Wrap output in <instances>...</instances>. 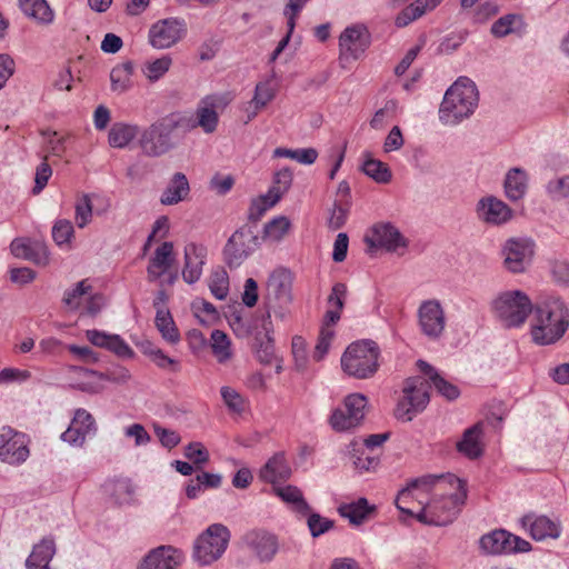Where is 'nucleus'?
<instances>
[{
  "mask_svg": "<svg viewBox=\"0 0 569 569\" xmlns=\"http://www.w3.org/2000/svg\"><path fill=\"white\" fill-rule=\"evenodd\" d=\"M531 337L539 346L558 342L569 329V308L559 297H548L533 307Z\"/></svg>",
  "mask_w": 569,
  "mask_h": 569,
  "instance_id": "obj_1",
  "label": "nucleus"
},
{
  "mask_svg": "<svg viewBox=\"0 0 569 569\" xmlns=\"http://www.w3.org/2000/svg\"><path fill=\"white\" fill-rule=\"evenodd\" d=\"M448 481L455 490L450 493H436L422 506L416 518L419 522L428 526H447L451 523L461 510V506L467 498L465 482L453 475L445 476V479L435 488L440 490V486Z\"/></svg>",
  "mask_w": 569,
  "mask_h": 569,
  "instance_id": "obj_2",
  "label": "nucleus"
},
{
  "mask_svg": "<svg viewBox=\"0 0 569 569\" xmlns=\"http://www.w3.org/2000/svg\"><path fill=\"white\" fill-rule=\"evenodd\" d=\"M478 102L476 83L467 77H460L446 91L439 108V119L445 124H458L475 112Z\"/></svg>",
  "mask_w": 569,
  "mask_h": 569,
  "instance_id": "obj_3",
  "label": "nucleus"
},
{
  "mask_svg": "<svg viewBox=\"0 0 569 569\" xmlns=\"http://www.w3.org/2000/svg\"><path fill=\"white\" fill-rule=\"evenodd\" d=\"M177 129H181L178 113H170L144 129L139 139L143 154L160 157L170 151L176 144L173 133Z\"/></svg>",
  "mask_w": 569,
  "mask_h": 569,
  "instance_id": "obj_4",
  "label": "nucleus"
},
{
  "mask_svg": "<svg viewBox=\"0 0 569 569\" xmlns=\"http://www.w3.org/2000/svg\"><path fill=\"white\" fill-rule=\"evenodd\" d=\"M379 347L372 340L351 343L341 357L346 373L357 379H367L378 369Z\"/></svg>",
  "mask_w": 569,
  "mask_h": 569,
  "instance_id": "obj_5",
  "label": "nucleus"
},
{
  "mask_svg": "<svg viewBox=\"0 0 569 569\" xmlns=\"http://www.w3.org/2000/svg\"><path fill=\"white\" fill-rule=\"evenodd\" d=\"M230 530L222 523H212L193 542L192 557L200 566H209L220 559L228 548Z\"/></svg>",
  "mask_w": 569,
  "mask_h": 569,
  "instance_id": "obj_6",
  "label": "nucleus"
},
{
  "mask_svg": "<svg viewBox=\"0 0 569 569\" xmlns=\"http://www.w3.org/2000/svg\"><path fill=\"white\" fill-rule=\"evenodd\" d=\"M492 309L503 327L516 328L525 323L533 306L525 292L512 290L500 293L492 301Z\"/></svg>",
  "mask_w": 569,
  "mask_h": 569,
  "instance_id": "obj_7",
  "label": "nucleus"
},
{
  "mask_svg": "<svg viewBox=\"0 0 569 569\" xmlns=\"http://www.w3.org/2000/svg\"><path fill=\"white\" fill-rule=\"evenodd\" d=\"M367 403V398L361 393L347 396L342 406L332 411L329 418L330 427L337 432L350 431L359 427L365 418Z\"/></svg>",
  "mask_w": 569,
  "mask_h": 569,
  "instance_id": "obj_8",
  "label": "nucleus"
},
{
  "mask_svg": "<svg viewBox=\"0 0 569 569\" xmlns=\"http://www.w3.org/2000/svg\"><path fill=\"white\" fill-rule=\"evenodd\" d=\"M429 402V392L425 381L415 377L406 380L403 398L398 402L395 415L403 421H411Z\"/></svg>",
  "mask_w": 569,
  "mask_h": 569,
  "instance_id": "obj_9",
  "label": "nucleus"
},
{
  "mask_svg": "<svg viewBox=\"0 0 569 569\" xmlns=\"http://www.w3.org/2000/svg\"><path fill=\"white\" fill-rule=\"evenodd\" d=\"M259 247V238L247 226L236 230L228 239L224 248V261L229 268H238Z\"/></svg>",
  "mask_w": 569,
  "mask_h": 569,
  "instance_id": "obj_10",
  "label": "nucleus"
},
{
  "mask_svg": "<svg viewBox=\"0 0 569 569\" xmlns=\"http://www.w3.org/2000/svg\"><path fill=\"white\" fill-rule=\"evenodd\" d=\"M221 104V98L218 96L204 97L200 100L196 109V119L178 113L181 129L184 131H190L200 127L204 133L214 132L219 123V114L217 109Z\"/></svg>",
  "mask_w": 569,
  "mask_h": 569,
  "instance_id": "obj_11",
  "label": "nucleus"
},
{
  "mask_svg": "<svg viewBox=\"0 0 569 569\" xmlns=\"http://www.w3.org/2000/svg\"><path fill=\"white\" fill-rule=\"evenodd\" d=\"M480 548L489 555H510L527 552L531 549L529 541L515 536L507 530H493L480 538Z\"/></svg>",
  "mask_w": 569,
  "mask_h": 569,
  "instance_id": "obj_12",
  "label": "nucleus"
},
{
  "mask_svg": "<svg viewBox=\"0 0 569 569\" xmlns=\"http://www.w3.org/2000/svg\"><path fill=\"white\" fill-rule=\"evenodd\" d=\"M365 242L370 252L379 248L386 249L389 252H396L399 248L408 246L407 239L390 222L375 224L365 236Z\"/></svg>",
  "mask_w": 569,
  "mask_h": 569,
  "instance_id": "obj_13",
  "label": "nucleus"
},
{
  "mask_svg": "<svg viewBox=\"0 0 569 569\" xmlns=\"http://www.w3.org/2000/svg\"><path fill=\"white\" fill-rule=\"evenodd\" d=\"M418 323L421 332L431 340L439 339L446 328L445 311L436 299L425 300L418 308Z\"/></svg>",
  "mask_w": 569,
  "mask_h": 569,
  "instance_id": "obj_14",
  "label": "nucleus"
},
{
  "mask_svg": "<svg viewBox=\"0 0 569 569\" xmlns=\"http://www.w3.org/2000/svg\"><path fill=\"white\" fill-rule=\"evenodd\" d=\"M29 457L26 436L11 427L0 430V460L9 465H20Z\"/></svg>",
  "mask_w": 569,
  "mask_h": 569,
  "instance_id": "obj_15",
  "label": "nucleus"
},
{
  "mask_svg": "<svg viewBox=\"0 0 569 569\" xmlns=\"http://www.w3.org/2000/svg\"><path fill=\"white\" fill-rule=\"evenodd\" d=\"M370 42V32L365 24L347 27L339 38L340 56L356 60L369 48Z\"/></svg>",
  "mask_w": 569,
  "mask_h": 569,
  "instance_id": "obj_16",
  "label": "nucleus"
},
{
  "mask_svg": "<svg viewBox=\"0 0 569 569\" xmlns=\"http://www.w3.org/2000/svg\"><path fill=\"white\" fill-rule=\"evenodd\" d=\"M293 277L290 270L278 268L273 270L267 282V305L273 308V302L280 307H287L292 301Z\"/></svg>",
  "mask_w": 569,
  "mask_h": 569,
  "instance_id": "obj_17",
  "label": "nucleus"
},
{
  "mask_svg": "<svg viewBox=\"0 0 569 569\" xmlns=\"http://www.w3.org/2000/svg\"><path fill=\"white\" fill-rule=\"evenodd\" d=\"M184 32V26L177 19L168 18L151 26L149 42L156 49H167L176 44Z\"/></svg>",
  "mask_w": 569,
  "mask_h": 569,
  "instance_id": "obj_18",
  "label": "nucleus"
},
{
  "mask_svg": "<svg viewBox=\"0 0 569 569\" xmlns=\"http://www.w3.org/2000/svg\"><path fill=\"white\" fill-rule=\"evenodd\" d=\"M246 545L261 563H270L279 551L278 537L264 530H252L244 536Z\"/></svg>",
  "mask_w": 569,
  "mask_h": 569,
  "instance_id": "obj_19",
  "label": "nucleus"
},
{
  "mask_svg": "<svg viewBox=\"0 0 569 569\" xmlns=\"http://www.w3.org/2000/svg\"><path fill=\"white\" fill-rule=\"evenodd\" d=\"M502 252L506 268L515 273L522 272L533 254V243L528 239H509Z\"/></svg>",
  "mask_w": 569,
  "mask_h": 569,
  "instance_id": "obj_20",
  "label": "nucleus"
},
{
  "mask_svg": "<svg viewBox=\"0 0 569 569\" xmlns=\"http://www.w3.org/2000/svg\"><path fill=\"white\" fill-rule=\"evenodd\" d=\"M207 256L208 249L203 244L189 242L184 246L182 278L187 283L193 284L200 280Z\"/></svg>",
  "mask_w": 569,
  "mask_h": 569,
  "instance_id": "obj_21",
  "label": "nucleus"
},
{
  "mask_svg": "<svg viewBox=\"0 0 569 569\" xmlns=\"http://www.w3.org/2000/svg\"><path fill=\"white\" fill-rule=\"evenodd\" d=\"M94 418L84 409H77L69 428L61 435V439L72 446L81 447L88 436L96 433Z\"/></svg>",
  "mask_w": 569,
  "mask_h": 569,
  "instance_id": "obj_22",
  "label": "nucleus"
},
{
  "mask_svg": "<svg viewBox=\"0 0 569 569\" xmlns=\"http://www.w3.org/2000/svg\"><path fill=\"white\" fill-rule=\"evenodd\" d=\"M182 558V553L177 548L159 546L143 557L139 569H177Z\"/></svg>",
  "mask_w": 569,
  "mask_h": 569,
  "instance_id": "obj_23",
  "label": "nucleus"
},
{
  "mask_svg": "<svg viewBox=\"0 0 569 569\" xmlns=\"http://www.w3.org/2000/svg\"><path fill=\"white\" fill-rule=\"evenodd\" d=\"M521 523L530 532L532 539L537 541L548 538L557 539L561 532L560 522L543 515H526L522 517Z\"/></svg>",
  "mask_w": 569,
  "mask_h": 569,
  "instance_id": "obj_24",
  "label": "nucleus"
},
{
  "mask_svg": "<svg viewBox=\"0 0 569 569\" xmlns=\"http://www.w3.org/2000/svg\"><path fill=\"white\" fill-rule=\"evenodd\" d=\"M14 257L29 260L37 266H47L49 263V251L44 242L17 238L10 244Z\"/></svg>",
  "mask_w": 569,
  "mask_h": 569,
  "instance_id": "obj_25",
  "label": "nucleus"
},
{
  "mask_svg": "<svg viewBox=\"0 0 569 569\" xmlns=\"http://www.w3.org/2000/svg\"><path fill=\"white\" fill-rule=\"evenodd\" d=\"M443 479V475H427L411 480L406 488L399 491L396 498L397 508L408 516L416 517L417 513L407 507V505L410 502V499L413 498V491L422 490L425 492H429L432 487L438 486Z\"/></svg>",
  "mask_w": 569,
  "mask_h": 569,
  "instance_id": "obj_26",
  "label": "nucleus"
},
{
  "mask_svg": "<svg viewBox=\"0 0 569 569\" xmlns=\"http://www.w3.org/2000/svg\"><path fill=\"white\" fill-rule=\"evenodd\" d=\"M478 217L487 223L502 224L512 217V210L502 200L496 197H486L477 204Z\"/></svg>",
  "mask_w": 569,
  "mask_h": 569,
  "instance_id": "obj_27",
  "label": "nucleus"
},
{
  "mask_svg": "<svg viewBox=\"0 0 569 569\" xmlns=\"http://www.w3.org/2000/svg\"><path fill=\"white\" fill-rule=\"evenodd\" d=\"M86 337L93 346L107 349L120 358H131L133 356V350L119 335H110L93 329L87 330Z\"/></svg>",
  "mask_w": 569,
  "mask_h": 569,
  "instance_id": "obj_28",
  "label": "nucleus"
},
{
  "mask_svg": "<svg viewBox=\"0 0 569 569\" xmlns=\"http://www.w3.org/2000/svg\"><path fill=\"white\" fill-rule=\"evenodd\" d=\"M174 260L173 243L162 242L149 260L147 267L149 281H154L163 276L172 267Z\"/></svg>",
  "mask_w": 569,
  "mask_h": 569,
  "instance_id": "obj_29",
  "label": "nucleus"
},
{
  "mask_svg": "<svg viewBox=\"0 0 569 569\" xmlns=\"http://www.w3.org/2000/svg\"><path fill=\"white\" fill-rule=\"evenodd\" d=\"M56 555V542L53 537H44L32 548L26 560L27 569H51L50 562Z\"/></svg>",
  "mask_w": 569,
  "mask_h": 569,
  "instance_id": "obj_30",
  "label": "nucleus"
},
{
  "mask_svg": "<svg viewBox=\"0 0 569 569\" xmlns=\"http://www.w3.org/2000/svg\"><path fill=\"white\" fill-rule=\"evenodd\" d=\"M417 365L420 371L428 377L436 391L443 398L452 401L460 396L459 388L440 376V373L431 365L423 360H419Z\"/></svg>",
  "mask_w": 569,
  "mask_h": 569,
  "instance_id": "obj_31",
  "label": "nucleus"
},
{
  "mask_svg": "<svg viewBox=\"0 0 569 569\" xmlns=\"http://www.w3.org/2000/svg\"><path fill=\"white\" fill-rule=\"evenodd\" d=\"M528 174L521 168L508 170L503 181L505 194L510 201L521 200L528 190Z\"/></svg>",
  "mask_w": 569,
  "mask_h": 569,
  "instance_id": "obj_32",
  "label": "nucleus"
},
{
  "mask_svg": "<svg viewBox=\"0 0 569 569\" xmlns=\"http://www.w3.org/2000/svg\"><path fill=\"white\" fill-rule=\"evenodd\" d=\"M291 475V468L288 465L284 453H274L260 469L259 477L261 480L276 483L279 480H287Z\"/></svg>",
  "mask_w": 569,
  "mask_h": 569,
  "instance_id": "obj_33",
  "label": "nucleus"
},
{
  "mask_svg": "<svg viewBox=\"0 0 569 569\" xmlns=\"http://www.w3.org/2000/svg\"><path fill=\"white\" fill-rule=\"evenodd\" d=\"M481 438L482 423L478 422L465 430L462 439L457 443L458 451L469 459L479 458L483 452Z\"/></svg>",
  "mask_w": 569,
  "mask_h": 569,
  "instance_id": "obj_34",
  "label": "nucleus"
},
{
  "mask_svg": "<svg viewBox=\"0 0 569 569\" xmlns=\"http://www.w3.org/2000/svg\"><path fill=\"white\" fill-rule=\"evenodd\" d=\"M442 0H416L402 9L395 19L398 28H403L422 17L426 12L433 10Z\"/></svg>",
  "mask_w": 569,
  "mask_h": 569,
  "instance_id": "obj_35",
  "label": "nucleus"
},
{
  "mask_svg": "<svg viewBox=\"0 0 569 569\" xmlns=\"http://www.w3.org/2000/svg\"><path fill=\"white\" fill-rule=\"evenodd\" d=\"M190 187L184 173L177 172L160 197L161 204L172 206L182 201L189 193Z\"/></svg>",
  "mask_w": 569,
  "mask_h": 569,
  "instance_id": "obj_36",
  "label": "nucleus"
},
{
  "mask_svg": "<svg viewBox=\"0 0 569 569\" xmlns=\"http://www.w3.org/2000/svg\"><path fill=\"white\" fill-rule=\"evenodd\" d=\"M347 293L348 289L345 283L337 282L333 284L331 292L327 299L329 309L326 311L323 316L326 325H336L340 320L341 310L345 307Z\"/></svg>",
  "mask_w": 569,
  "mask_h": 569,
  "instance_id": "obj_37",
  "label": "nucleus"
},
{
  "mask_svg": "<svg viewBox=\"0 0 569 569\" xmlns=\"http://www.w3.org/2000/svg\"><path fill=\"white\" fill-rule=\"evenodd\" d=\"M133 71L134 66L131 61L117 64L110 72L111 90L119 94L129 91L133 87Z\"/></svg>",
  "mask_w": 569,
  "mask_h": 569,
  "instance_id": "obj_38",
  "label": "nucleus"
},
{
  "mask_svg": "<svg viewBox=\"0 0 569 569\" xmlns=\"http://www.w3.org/2000/svg\"><path fill=\"white\" fill-rule=\"evenodd\" d=\"M140 133L139 127L123 122L113 123L109 130L108 142L112 148H126Z\"/></svg>",
  "mask_w": 569,
  "mask_h": 569,
  "instance_id": "obj_39",
  "label": "nucleus"
},
{
  "mask_svg": "<svg viewBox=\"0 0 569 569\" xmlns=\"http://www.w3.org/2000/svg\"><path fill=\"white\" fill-rule=\"evenodd\" d=\"M21 11L29 18L42 24L53 21L54 13L46 0H19Z\"/></svg>",
  "mask_w": 569,
  "mask_h": 569,
  "instance_id": "obj_40",
  "label": "nucleus"
},
{
  "mask_svg": "<svg viewBox=\"0 0 569 569\" xmlns=\"http://www.w3.org/2000/svg\"><path fill=\"white\" fill-rule=\"evenodd\" d=\"M276 495L286 503L290 505L293 511L307 516L310 512V506L303 498L302 491L296 486H284L274 488Z\"/></svg>",
  "mask_w": 569,
  "mask_h": 569,
  "instance_id": "obj_41",
  "label": "nucleus"
},
{
  "mask_svg": "<svg viewBox=\"0 0 569 569\" xmlns=\"http://www.w3.org/2000/svg\"><path fill=\"white\" fill-rule=\"evenodd\" d=\"M373 510L366 498H359L355 502L343 503L338 508L341 517L347 518L352 525H361Z\"/></svg>",
  "mask_w": 569,
  "mask_h": 569,
  "instance_id": "obj_42",
  "label": "nucleus"
},
{
  "mask_svg": "<svg viewBox=\"0 0 569 569\" xmlns=\"http://www.w3.org/2000/svg\"><path fill=\"white\" fill-rule=\"evenodd\" d=\"M156 327L160 331L162 338L169 343H177L180 340L179 331L170 312L163 308H158L156 315Z\"/></svg>",
  "mask_w": 569,
  "mask_h": 569,
  "instance_id": "obj_43",
  "label": "nucleus"
},
{
  "mask_svg": "<svg viewBox=\"0 0 569 569\" xmlns=\"http://www.w3.org/2000/svg\"><path fill=\"white\" fill-rule=\"evenodd\" d=\"M290 227L291 222L287 217H276L264 224L263 239L271 242H279L288 233Z\"/></svg>",
  "mask_w": 569,
  "mask_h": 569,
  "instance_id": "obj_44",
  "label": "nucleus"
},
{
  "mask_svg": "<svg viewBox=\"0 0 569 569\" xmlns=\"http://www.w3.org/2000/svg\"><path fill=\"white\" fill-rule=\"evenodd\" d=\"M293 180L291 169L283 168L277 171L273 176V184L268 192L273 197V202H278L281 197L290 189Z\"/></svg>",
  "mask_w": 569,
  "mask_h": 569,
  "instance_id": "obj_45",
  "label": "nucleus"
},
{
  "mask_svg": "<svg viewBox=\"0 0 569 569\" xmlns=\"http://www.w3.org/2000/svg\"><path fill=\"white\" fill-rule=\"evenodd\" d=\"M276 157L289 158L296 160L301 164H312L318 158V151L315 148H300V149H287L277 148L274 150Z\"/></svg>",
  "mask_w": 569,
  "mask_h": 569,
  "instance_id": "obj_46",
  "label": "nucleus"
},
{
  "mask_svg": "<svg viewBox=\"0 0 569 569\" xmlns=\"http://www.w3.org/2000/svg\"><path fill=\"white\" fill-rule=\"evenodd\" d=\"M362 171L378 183H388L392 178L389 167L377 159H367L362 164Z\"/></svg>",
  "mask_w": 569,
  "mask_h": 569,
  "instance_id": "obj_47",
  "label": "nucleus"
},
{
  "mask_svg": "<svg viewBox=\"0 0 569 569\" xmlns=\"http://www.w3.org/2000/svg\"><path fill=\"white\" fill-rule=\"evenodd\" d=\"M211 349L218 362L224 363L232 353L230 350V339L221 330H213L211 333Z\"/></svg>",
  "mask_w": 569,
  "mask_h": 569,
  "instance_id": "obj_48",
  "label": "nucleus"
},
{
  "mask_svg": "<svg viewBox=\"0 0 569 569\" xmlns=\"http://www.w3.org/2000/svg\"><path fill=\"white\" fill-rule=\"evenodd\" d=\"M254 350L259 362L270 365L276 358L273 338H263L260 332L254 337Z\"/></svg>",
  "mask_w": 569,
  "mask_h": 569,
  "instance_id": "obj_49",
  "label": "nucleus"
},
{
  "mask_svg": "<svg viewBox=\"0 0 569 569\" xmlns=\"http://www.w3.org/2000/svg\"><path fill=\"white\" fill-rule=\"evenodd\" d=\"M171 64V57L166 54L153 61L147 62L143 68V73L151 82H156L169 71Z\"/></svg>",
  "mask_w": 569,
  "mask_h": 569,
  "instance_id": "obj_50",
  "label": "nucleus"
},
{
  "mask_svg": "<svg viewBox=\"0 0 569 569\" xmlns=\"http://www.w3.org/2000/svg\"><path fill=\"white\" fill-rule=\"evenodd\" d=\"M209 288L217 299H226L229 291V279L227 272L222 269L212 271L210 274Z\"/></svg>",
  "mask_w": 569,
  "mask_h": 569,
  "instance_id": "obj_51",
  "label": "nucleus"
},
{
  "mask_svg": "<svg viewBox=\"0 0 569 569\" xmlns=\"http://www.w3.org/2000/svg\"><path fill=\"white\" fill-rule=\"evenodd\" d=\"M521 21V17L515 13H508L496 20L490 29V32L496 38H503L515 32V23Z\"/></svg>",
  "mask_w": 569,
  "mask_h": 569,
  "instance_id": "obj_52",
  "label": "nucleus"
},
{
  "mask_svg": "<svg viewBox=\"0 0 569 569\" xmlns=\"http://www.w3.org/2000/svg\"><path fill=\"white\" fill-rule=\"evenodd\" d=\"M90 290L88 280H81L72 289L66 290L62 301L69 309L76 310L80 306L81 298Z\"/></svg>",
  "mask_w": 569,
  "mask_h": 569,
  "instance_id": "obj_53",
  "label": "nucleus"
},
{
  "mask_svg": "<svg viewBox=\"0 0 569 569\" xmlns=\"http://www.w3.org/2000/svg\"><path fill=\"white\" fill-rule=\"evenodd\" d=\"M333 325H326L325 320L322 321L321 330L319 333L318 342L315 348L313 358L317 361H320L323 359V357L329 351L331 341L335 337V331L331 329Z\"/></svg>",
  "mask_w": 569,
  "mask_h": 569,
  "instance_id": "obj_54",
  "label": "nucleus"
},
{
  "mask_svg": "<svg viewBox=\"0 0 569 569\" xmlns=\"http://www.w3.org/2000/svg\"><path fill=\"white\" fill-rule=\"evenodd\" d=\"M307 516V525L313 538H318L319 536L328 532L335 526L333 520L325 518L317 512L310 511Z\"/></svg>",
  "mask_w": 569,
  "mask_h": 569,
  "instance_id": "obj_55",
  "label": "nucleus"
},
{
  "mask_svg": "<svg viewBox=\"0 0 569 569\" xmlns=\"http://www.w3.org/2000/svg\"><path fill=\"white\" fill-rule=\"evenodd\" d=\"M277 202H273V197L267 192L253 199L248 211V219L251 221H258L267 210L272 208Z\"/></svg>",
  "mask_w": 569,
  "mask_h": 569,
  "instance_id": "obj_56",
  "label": "nucleus"
},
{
  "mask_svg": "<svg viewBox=\"0 0 569 569\" xmlns=\"http://www.w3.org/2000/svg\"><path fill=\"white\" fill-rule=\"evenodd\" d=\"M220 393L229 411L234 413L243 412L244 400L236 389L224 386L221 388Z\"/></svg>",
  "mask_w": 569,
  "mask_h": 569,
  "instance_id": "obj_57",
  "label": "nucleus"
},
{
  "mask_svg": "<svg viewBox=\"0 0 569 569\" xmlns=\"http://www.w3.org/2000/svg\"><path fill=\"white\" fill-rule=\"evenodd\" d=\"M73 226L67 219L56 221L52 227V238L58 246H63L70 242L73 237Z\"/></svg>",
  "mask_w": 569,
  "mask_h": 569,
  "instance_id": "obj_58",
  "label": "nucleus"
},
{
  "mask_svg": "<svg viewBox=\"0 0 569 569\" xmlns=\"http://www.w3.org/2000/svg\"><path fill=\"white\" fill-rule=\"evenodd\" d=\"M274 98V90L270 82H259L254 89V96L250 101L256 109L264 108Z\"/></svg>",
  "mask_w": 569,
  "mask_h": 569,
  "instance_id": "obj_59",
  "label": "nucleus"
},
{
  "mask_svg": "<svg viewBox=\"0 0 569 569\" xmlns=\"http://www.w3.org/2000/svg\"><path fill=\"white\" fill-rule=\"evenodd\" d=\"M92 217V203L88 194H83L76 203V223L79 228H84Z\"/></svg>",
  "mask_w": 569,
  "mask_h": 569,
  "instance_id": "obj_60",
  "label": "nucleus"
},
{
  "mask_svg": "<svg viewBox=\"0 0 569 569\" xmlns=\"http://www.w3.org/2000/svg\"><path fill=\"white\" fill-rule=\"evenodd\" d=\"M184 456L199 468L209 461V452L201 442H190L184 448Z\"/></svg>",
  "mask_w": 569,
  "mask_h": 569,
  "instance_id": "obj_61",
  "label": "nucleus"
},
{
  "mask_svg": "<svg viewBox=\"0 0 569 569\" xmlns=\"http://www.w3.org/2000/svg\"><path fill=\"white\" fill-rule=\"evenodd\" d=\"M548 194L552 199H563L569 197V176L550 180L546 186Z\"/></svg>",
  "mask_w": 569,
  "mask_h": 569,
  "instance_id": "obj_62",
  "label": "nucleus"
},
{
  "mask_svg": "<svg viewBox=\"0 0 569 569\" xmlns=\"http://www.w3.org/2000/svg\"><path fill=\"white\" fill-rule=\"evenodd\" d=\"M154 435L158 437L161 445L167 449H172L181 441L180 435L172 430L161 427L159 425L153 426Z\"/></svg>",
  "mask_w": 569,
  "mask_h": 569,
  "instance_id": "obj_63",
  "label": "nucleus"
},
{
  "mask_svg": "<svg viewBox=\"0 0 569 569\" xmlns=\"http://www.w3.org/2000/svg\"><path fill=\"white\" fill-rule=\"evenodd\" d=\"M52 176V169L46 159L37 167L34 177V187L32 189L33 194L40 193L47 186L50 177Z\"/></svg>",
  "mask_w": 569,
  "mask_h": 569,
  "instance_id": "obj_64",
  "label": "nucleus"
}]
</instances>
